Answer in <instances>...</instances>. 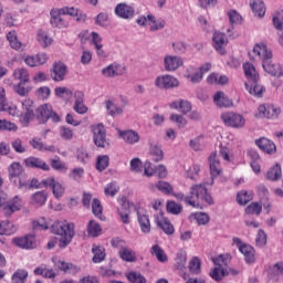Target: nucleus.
<instances>
[{"label":"nucleus","instance_id":"obj_1","mask_svg":"<svg viewBox=\"0 0 283 283\" xmlns=\"http://www.w3.org/2000/svg\"><path fill=\"white\" fill-rule=\"evenodd\" d=\"M174 196L177 200H184L186 205L195 209H202V207H207V205H213V198L207 190V186L202 184L192 185L188 196H185L182 192H177Z\"/></svg>","mask_w":283,"mask_h":283},{"label":"nucleus","instance_id":"obj_2","mask_svg":"<svg viewBox=\"0 0 283 283\" xmlns=\"http://www.w3.org/2000/svg\"><path fill=\"white\" fill-rule=\"evenodd\" d=\"M75 226L67 221H55L52 224V232L59 237L57 241H50L48 243L49 249H54V247H60V249H65L73 238H74Z\"/></svg>","mask_w":283,"mask_h":283},{"label":"nucleus","instance_id":"obj_3","mask_svg":"<svg viewBox=\"0 0 283 283\" xmlns=\"http://www.w3.org/2000/svg\"><path fill=\"white\" fill-rule=\"evenodd\" d=\"M19 120L22 127H28L32 120H34V112H36V106H34V101L31 98H24L21 102Z\"/></svg>","mask_w":283,"mask_h":283},{"label":"nucleus","instance_id":"obj_4","mask_svg":"<svg viewBox=\"0 0 283 283\" xmlns=\"http://www.w3.org/2000/svg\"><path fill=\"white\" fill-rule=\"evenodd\" d=\"M220 118L227 127H233L234 129H242L247 125V119L240 113L224 112Z\"/></svg>","mask_w":283,"mask_h":283},{"label":"nucleus","instance_id":"obj_5","mask_svg":"<svg viewBox=\"0 0 283 283\" xmlns=\"http://www.w3.org/2000/svg\"><path fill=\"white\" fill-rule=\"evenodd\" d=\"M232 242L244 256L247 264H253V262H255V249H253V247L243 243L240 238H233Z\"/></svg>","mask_w":283,"mask_h":283},{"label":"nucleus","instance_id":"obj_6","mask_svg":"<svg viewBox=\"0 0 283 283\" xmlns=\"http://www.w3.org/2000/svg\"><path fill=\"white\" fill-rule=\"evenodd\" d=\"M179 85L180 81L174 75L164 74L155 78V86L158 90H174V87H178Z\"/></svg>","mask_w":283,"mask_h":283},{"label":"nucleus","instance_id":"obj_7","mask_svg":"<svg viewBox=\"0 0 283 283\" xmlns=\"http://www.w3.org/2000/svg\"><path fill=\"white\" fill-rule=\"evenodd\" d=\"M93 136L96 147L107 149L109 147V140H107V134L103 124L93 126Z\"/></svg>","mask_w":283,"mask_h":283},{"label":"nucleus","instance_id":"obj_8","mask_svg":"<svg viewBox=\"0 0 283 283\" xmlns=\"http://www.w3.org/2000/svg\"><path fill=\"white\" fill-rule=\"evenodd\" d=\"M21 209H23V200L19 196H15L1 205L2 213L7 218H10V216L17 213V211H21Z\"/></svg>","mask_w":283,"mask_h":283},{"label":"nucleus","instance_id":"obj_9","mask_svg":"<svg viewBox=\"0 0 283 283\" xmlns=\"http://www.w3.org/2000/svg\"><path fill=\"white\" fill-rule=\"evenodd\" d=\"M227 45H229V38L223 32L217 31L212 35V46L218 54H227Z\"/></svg>","mask_w":283,"mask_h":283},{"label":"nucleus","instance_id":"obj_10","mask_svg":"<svg viewBox=\"0 0 283 283\" xmlns=\"http://www.w3.org/2000/svg\"><path fill=\"white\" fill-rule=\"evenodd\" d=\"M182 65H185V61L178 55L167 54L164 57L165 72H177Z\"/></svg>","mask_w":283,"mask_h":283},{"label":"nucleus","instance_id":"obj_11","mask_svg":"<svg viewBox=\"0 0 283 283\" xmlns=\"http://www.w3.org/2000/svg\"><path fill=\"white\" fill-rule=\"evenodd\" d=\"M258 116L260 118H272L275 119L280 114H282V109L275 105L272 104H262L258 108Z\"/></svg>","mask_w":283,"mask_h":283},{"label":"nucleus","instance_id":"obj_12","mask_svg":"<svg viewBox=\"0 0 283 283\" xmlns=\"http://www.w3.org/2000/svg\"><path fill=\"white\" fill-rule=\"evenodd\" d=\"M42 185L52 190L54 198H62L63 193H65V188L54 177L43 179Z\"/></svg>","mask_w":283,"mask_h":283},{"label":"nucleus","instance_id":"obj_13","mask_svg":"<svg viewBox=\"0 0 283 283\" xmlns=\"http://www.w3.org/2000/svg\"><path fill=\"white\" fill-rule=\"evenodd\" d=\"M115 14L119 19L129 20L134 19L136 14V8L134 6L122 2L115 7Z\"/></svg>","mask_w":283,"mask_h":283},{"label":"nucleus","instance_id":"obj_14","mask_svg":"<svg viewBox=\"0 0 283 283\" xmlns=\"http://www.w3.org/2000/svg\"><path fill=\"white\" fill-rule=\"evenodd\" d=\"M123 74H125V66L116 62L102 69V76L104 78H116V76H123Z\"/></svg>","mask_w":283,"mask_h":283},{"label":"nucleus","instance_id":"obj_15","mask_svg":"<svg viewBox=\"0 0 283 283\" xmlns=\"http://www.w3.org/2000/svg\"><path fill=\"white\" fill-rule=\"evenodd\" d=\"M50 15H51V25H53V28H69L70 27V21H67V19H65L63 17V13L60 11V9H52L50 11Z\"/></svg>","mask_w":283,"mask_h":283},{"label":"nucleus","instance_id":"obj_16","mask_svg":"<svg viewBox=\"0 0 283 283\" xmlns=\"http://www.w3.org/2000/svg\"><path fill=\"white\" fill-rule=\"evenodd\" d=\"M211 70V63L207 62L203 65H201L195 73H188L187 78L192 83L193 85L200 83L202 78H205V74Z\"/></svg>","mask_w":283,"mask_h":283},{"label":"nucleus","instance_id":"obj_17","mask_svg":"<svg viewBox=\"0 0 283 283\" xmlns=\"http://www.w3.org/2000/svg\"><path fill=\"white\" fill-rule=\"evenodd\" d=\"M256 147L261 149V151H264V154H269V156H273L275 151H277V147L275 146V143L273 140L266 138V137H261L255 140Z\"/></svg>","mask_w":283,"mask_h":283},{"label":"nucleus","instance_id":"obj_18","mask_svg":"<svg viewBox=\"0 0 283 283\" xmlns=\"http://www.w3.org/2000/svg\"><path fill=\"white\" fill-rule=\"evenodd\" d=\"M253 54L259 56L260 61H262V65L273 59V52L262 43L254 45Z\"/></svg>","mask_w":283,"mask_h":283},{"label":"nucleus","instance_id":"obj_19","mask_svg":"<svg viewBox=\"0 0 283 283\" xmlns=\"http://www.w3.org/2000/svg\"><path fill=\"white\" fill-rule=\"evenodd\" d=\"M118 134L119 138H122L126 145H136L137 143H140V135L136 130H118Z\"/></svg>","mask_w":283,"mask_h":283},{"label":"nucleus","instance_id":"obj_20","mask_svg":"<svg viewBox=\"0 0 283 283\" xmlns=\"http://www.w3.org/2000/svg\"><path fill=\"white\" fill-rule=\"evenodd\" d=\"M65 74H67V66L63 62H56L53 64L51 76L53 81L61 82L65 81Z\"/></svg>","mask_w":283,"mask_h":283},{"label":"nucleus","instance_id":"obj_21","mask_svg":"<svg viewBox=\"0 0 283 283\" xmlns=\"http://www.w3.org/2000/svg\"><path fill=\"white\" fill-rule=\"evenodd\" d=\"M29 202L32 207H35V209H40V207H44L45 202H48V191L45 190L35 191L33 195H31Z\"/></svg>","mask_w":283,"mask_h":283},{"label":"nucleus","instance_id":"obj_22","mask_svg":"<svg viewBox=\"0 0 283 283\" xmlns=\"http://www.w3.org/2000/svg\"><path fill=\"white\" fill-rule=\"evenodd\" d=\"M137 222L140 227L142 233L151 232V221H149V216L146 211L137 210Z\"/></svg>","mask_w":283,"mask_h":283},{"label":"nucleus","instance_id":"obj_23","mask_svg":"<svg viewBox=\"0 0 283 283\" xmlns=\"http://www.w3.org/2000/svg\"><path fill=\"white\" fill-rule=\"evenodd\" d=\"M262 67H263L264 72H266L271 76H277V77L283 76V65L282 64L273 63V61L268 60V62H264L262 64Z\"/></svg>","mask_w":283,"mask_h":283},{"label":"nucleus","instance_id":"obj_24","mask_svg":"<svg viewBox=\"0 0 283 283\" xmlns=\"http://www.w3.org/2000/svg\"><path fill=\"white\" fill-rule=\"evenodd\" d=\"M13 244L20 249H34L36 247V240L34 235H25L13 239Z\"/></svg>","mask_w":283,"mask_h":283},{"label":"nucleus","instance_id":"obj_25","mask_svg":"<svg viewBox=\"0 0 283 283\" xmlns=\"http://www.w3.org/2000/svg\"><path fill=\"white\" fill-rule=\"evenodd\" d=\"M24 165L31 169H41L42 171H50V165L39 157H29L24 160Z\"/></svg>","mask_w":283,"mask_h":283},{"label":"nucleus","instance_id":"obj_26","mask_svg":"<svg viewBox=\"0 0 283 283\" xmlns=\"http://www.w3.org/2000/svg\"><path fill=\"white\" fill-rule=\"evenodd\" d=\"M209 167H210V175L212 178H218L222 171V166L220 165V158H218V153H212L209 156Z\"/></svg>","mask_w":283,"mask_h":283},{"label":"nucleus","instance_id":"obj_27","mask_svg":"<svg viewBox=\"0 0 283 283\" xmlns=\"http://www.w3.org/2000/svg\"><path fill=\"white\" fill-rule=\"evenodd\" d=\"M256 82H245V88L249 94L252 96H256L258 98H262L263 94L266 92V88Z\"/></svg>","mask_w":283,"mask_h":283},{"label":"nucleus","instance_id":"obj_28","mask_svg":"<svg viewBox=\"0 0 283 283\" xmlns=\"http://www.w3.org/2000/svg\"><path fill=\"white\" fill-rule=\"evenodd\" d=\"M243 72L245 74V78H248V83H255L256 81H260V74L253 64L245 62L243 64Z\"/></svg>","mask_w":283,"mask_h":283},{"label":"nucleus","instance_id":"obj_29","mask_svg":"<svg viewBox=\"0 0 283 283\" xmlns=\"http://www.w3.org/2000/svg\"><path fill=\"white\" fill-rule=\"evenodd\" d=\"M132 207V202L129 200L124 199L122 201V208L117 209V213L123 222V224H129V209Z\"/></svg>","mask_w":283,"mask_h":283},{"label":"nucleus","instance_id":"obj_30","mask_svg":"<svg viewBox=\"0 0 283 283\" xmlns=\"http://www.w3.org/2000/svg\"><path fill=\"white\" fill-rule=\"evenodd\" d=\"M84 96L85 95L81 91H76L74 93L75 104L73 106V109L77 114H87V106H85V104H83Z\"/></svg>","mask_w":283,"mask_h":283},{"label":"nucleus","instance_id":"obj_31","mask_svg":"<svg viewBox=\"0 0 283 283\" xmlns=\"http://www.w3.org/2000/svg\"><path fill=\"white\" fill-rule=\"evenodd\" d=\"M52 114V105L43 104L36 108V116L41 123H46Z\"/></svg>","mask_w":283,"mask_h":283},{"label":"nucleus","instance_id":"obj_32","mask_svg":"<svg viewBox=\"0 0 283 283\" xmlns=\"http://www.w3.org/2000/svg\"><path fill=\"white\" fill-rule=\"evenodd\" d=\"M254 196L255 193L253 192V190H241L237 195V202L238 205L244 207V205H249V202L253 200Z\"/></svg>","mask_w":283,"mask_h":283},{"label":"nucleus","instance_id":"obj_33","mask_svg":"<svg viewBox=\"0 0 283 283\" xmlns=\"http://www.w3.org/2000/svg\"><path fill=\"white\" fill-rule=\"evenodd\" d=\"M156 222H157V227H160L166 233V235H174V232L176 231V229H174V224H171V222H169L167 218L161 216L160 218L156 219Z\"/></svg>","mask_w":283,"mask_h":283},{"label":"nucleus","instance_id":"obj_34","mask_svg":"<svg viewBox=\"0 0 283 283\" xmlns=\"http://www.w3.org/2000/svg\"><path fill=\"white\" fill-rule=\"evenodd\" d=\"M9 176L13 182H17V179L23 176V166H21L19 163H12L9 167Z\"/></svg>","mask_w":283,"mask_h":283},{"label":"nucleus","instance_id":"obj_35","mask_svg":"<svg viewBox=\"0 0 283 283\" xmlns=\"http://www.w3.org/2000/svg\"><path fill=\"white\" fill-rule=\"evenodd\" d=\"M250 7L254 14H258V17L262 18L264 14H266V7L264 6V1L262 0H251Z\"/></svg>","mask_w":283,"mask_h":283},{"label":"nucleus","instance_id":"obj_36","mask_svg":"<svg viewBox=\"0 0 283 283\" xmlns=\"http://www.w3.org/2000/svg\"><path fill=\"white\" fill-rule=\"evenodd\" d=\"M7 41L9 42L10 48H12V50H15L17 52H19V50H21V46L23 45L21 41H19L17 31H9L7 33Z\"/></svg>","mask_w":283,"mask_h":283},{"label":"nucleus","instance_id":"obj_37","mask_svg":"<svg viewBox=\"0 0 283 283\" xmlns=\"http://www.w3.org/2000/svg\"><path fill=\"white\" fill-rule=\"evenodd\" d=\"M214 105L218 107H231L232 103L229 97L224 95L222 92H217L213 96Z\"/></svg>","mask_w":283,"mask_h":283},{"label":"nucleus","instance_id":"obj_38","mask_svg":"<svg viewBox=\"0 0 283 283\" xmlns=\"http://www.w3.org/2000/svg\"><path fill=\"white\" fill-rule=\"evenodd\" d=\"M94 264H101L105 260V248L94 244L92 248Z\"/></svg>","mask_w":283,"mask_h":283},{"label":"nucleus","instance_id":"obj_39","mask_svg":"<svg viewBox=\"0 0 283 283\" xmlns=\"http://www.w3.org/2000/svg\"><path fill=\"white\" fill-rule=\"evenodd\" d=\"M118 255L124 262H136L137 260L136 252L129 248H124L123 250H119Z\"/></svg>","mask_w":283,"mask_h":283},{"label":"nucleus","instance_id":"obj_40","mask_svg":"<svg viewBox=\"0 0 283 283\" xmlns=\"http://www.w3.org/2000/svg\"><path fill=\"white\" fill-rule=\"evenodd\" d=\"M54 94L55 96H57V98H63L64 101H70V98L74 96V93L72 92V90L65 86L55 87Z\"/></svg>","mask_w":283,"mask_h":283},{"label":"nucleus","instance_id":"obj_41","mask_svg":"<svg viewBox=\"0 0 283 283\" xmlns=\"http://www.w3.org/2000/svg\"><path fill=\"white\" fill-rule=\"evenodd\" d=\"M105 105H106L107 114L109 116L115 117V116H120L123 114V107L114 104V102L108 99L105 102Z\"/></svg>","mask_w":283,"mask_h":283},{"label":"nucleus","instance_id":"obj_42","mask_svg":"<svg viewBox=\"0 0 283 283\" xmlns=\"http://www.w3.org/2000/svg\"><path fill=\"white\" fill-rule=\"evenodd\" d=\"M87 233L91 238H98L103 233V229H101V224L96 223V221L91 220L87 224Z\"/></svg>","mask_w":283,"mask_h":283},{"label":"nucleus","instance_id":"obj_43","mask_svg":"<svg viewBox=\"0 0 283 283\" xmlns=\"http://www.w3.org/2000/svg\"><path fill=\"white\" fill-rule=\"evenodd\" d=\"M150 253L157 258L158 262L165 263L169 260L165 253V250H163V248H160L158 244L151 247Z\"/></svg>","mask_w":283,"mask_h":283},{"label":"nucleus","instance_id":"obj_44","mask_svg":"<svg viewBox=\"0 0 283 283\" xmlns=\"http://www.w3.org/2000/svg\"><path fill=\"white\" fill-rule=\"evenodd\" d=\"M212 261L219 269H224V266H229V263L231 262V254H220L217 258H213Z\"/></svg>","mask_w":283,"mask_h":283},{"label":"nucleus","instance_id":"obj_45","mask_svg":"<svg viewBox=\"0 0 283 283\" xmlns=\"http://www.w3.org/2000/svg\"><path fill=\"white\" fill-rule=\"evenodd\" d=\"M13 78L20 83H28L30 81V73L25 69H15L13 71Z\"/></svg>","mask_w":283,"mask_h":283},{"label":"nucleus","instance_id":"obj_46","mask_svg":"<svg viewBox=\"0 0 283 283\" xmlns=\"http://www.w3.org/2000/svg\"><path fill=\"white\" fill-rule=\"evenodd\" d=\"M268 180H280L282 178V167L280 165H274L266 172Z\"/></svg>","mask_w":283,"mask_h":283},{"label":"nucleus","instance_id":"obj_47","mask_svg":"<svg viewBox=\"0 0 283 283\" xmlns=\"http://www.w3.org/2000/svg\"><path fill=\"white\" fill-rule=\"evenodd\" d=\"M30 145L33 149H38L39 151H54V146H45L43 142L36 137L30 140Z\"/></svg>","mask_w":283,"mask_h":283},{"label":"nucleus","instance_id":"obj_48","mask_svg":"<svg viewBox=\"0 0 283 283\" xmlns=\"http://www.w3.org/2000/svg\"><path fill=\"white\" fill-rule=\"evenodd\" d=\"M56 266L60 269V271H64V273H76V271H78L76 265L65 261H57Z\"/></svg>","mask_w":283,"mask_h":283},{"label":"nucleus","instance_id":"obj_49","mask_svg":"<svg viewBox=\"0 0 283 283\" xmlns=\"http://www.w3.org/2000/svg\"><path fill=\"white\" fill-rule=\"evenodd\" d=\"M109 167V156L99 155L96 159V169L97 171H105V169Z\"/></svg>","mask_w":283,"mask_h":283},{"label":"nucleus","instance_id":"obj_50","mask_svg":"<svg viewBox=\"0 0 283 283\" xmlns=\"http://www.w3.org/2000/svg\"><path fill=\"white\" fill-rule=\"evenodd\" d=\"M25 280H28V272L22 269L17 270L11 276L13 283H25Z\"/></svg>","mask_w":283,"mask_h":283},{"label":"nucleus","instance_id":"obj_51","mask_svg":"<svg viewBox=\"0 0 283 283\" xmlns=\"http://www.w3.org/2000/svg\"><path fill=\"white\" fill-rule=\"evenodd\" d=\"M34 275H42V277L52 279V277H56V272L45 266H39L34 270Z\"/></svg>","mask_w":283,"mask_h":283},{"label":"nucleus","instance_id":"obj_52","mask_svg":"<svg viewBox=\"0 0 283 283\" xmlns=\"http://www.w3.org/2000/svg\"><path fill=\"white\" fill-rule=\"evenodd\" d=\"M166 209L172 216H179L182 212V206L176 201H167Z\"/></svg>","mask_w":283,"mask_h":283},{"label":"nucleus","instance_id":"obj_53","mask_svg":"<svg viewBox=\"0 0 283 283\" xmlns=\"http://www.w3.org/2000/svg\"><path fill=\"white\" fill-rule=\"evenodd\" d=\"M38 42L42 48H48V45H52V38L48 35V32L40 30L38 32Z\"/></svg>","mask_w":283,"mask_h":283},{"label":"nucleus","instance_id":"obj_54","mask_svg":"<svg viewBox=\"0 0 283 283\" xmlns=\"http://www.w3.org/2000/svg\"><path fill=\"white\" fill-rule=\"evenodd\" d=\"M148 25L151 32H156L157 30H163V28H165V22L156 21V18L151 14H148Z\"/></svg>","mask_w":283,"mask_h":283},{"label":"nucleus","instance_id":"obj_55","mask_svg":"<svg viewBox=\"0 0 283 283\" xmlns=\"http://www.w3.org/2000/svg\"><path fill=\"white\" fill-rule=\"evenodd\" d=\"M126 277L130 283H147V279H145L139 272H129L126 274Z\"/></svg>","mask_w":283,"mask_h":283},{"label":"nucleus","instance_id":"obj_56","mask_svg":"<svg viewBox=\"0 0 283 283\" xmlns=\"http://www.w3.org/2000/svg\"><path fill=\"white\" fill-rule=\"evenodd\" d=\"M19 126L7 119H0V132H17Z\"/></svg>","mask_w":283,"mask_h":283},{"label":"nucleus","instance_id":"obj_57","mask_svg":"<svg viewBox=\"0 0 283 283\" xmlns=\"http://www.w3.org/2000/svg\"><path fill=\"white\" fill-rule=\"evenodd\" d=\"M187 178H190V180H198V176L200 174V165L192 164L189 169L186 170Z\"/></svg>","mask_w":283,"mask_h":283},{"label":"nucleus","instance_id":"obj_58","mask_svg":"<svg viewBox=\"0 0 283 283\" xmlns=\"http://www.w3.org/2000/svg\"><path fill=\"white\" fill-rule=\"evenodd\" d=\"M170 120H171V123H175L177 125V127H179L180 129L187 127V118H185V116H182V115L171 114Z\"/></svg>","mask_w":283,"mask_h":283},{"label":"nucleus","instance_id":"obj_59","mask_svg":"<svg viewBox=\"0 0 283 283\" xmlns=\"http://www.w3.org/2000/svg\"><path fill=\"white\" fill-rule=\"evenodd\" d=\"M150 156L153 157V160L155 163H160V160H163V158H165L163 149L158 146H151Z\"/></svg>","mask_w":283,"mask_h":283},{"label":"nucleus","instance_id":"obj_60","mask_svg":"<svg viewBox=\"0 0 283 283\" xmlns=\"http://www.w3.org/2000/svg\"><path fill=\"white\" fill-rule=\"evenodd\" d=\"M120 188L118 187V184L116 182H111L108 184L105 189H104V193L105 196H111V198H114V196H116L118 193V190Z\"/></svg>","mask_w":283,"mask_h":283},{"label":"nucleus","instance_id":"obj_61","mask_svg":"<svg viewBox=\"0 0 283 283\" xmlns=\"http://www.w3.org/2000/svg\"><path fill=\"white\" fill-rule=\"evenodd\" d=\"M189 271L193 275H199V273H200V259H198V256L192 258V260L189 262Z\"/></svg>","mask_w":283,"mask_h":283},{"label":"nucleus","instance_id":"obj_62","mask_svg":"<svg viewBox=\"0 0 283 283\" xmlns=\"http://www.w3.org/2000/svg\"><path fill=\"white\" fill-rule=\"evenodd\" d=\"M24 82H19L18 84H15L13 86V91L15 92V94H18L19 96H28V94H30V91L32 88L30 87H25L23 86Z\"/></svg>","mask_w":283,"mask_h":283},{"label":"nucleus","instance_id":"obj_63","mask_svg":"<svg viewBox=\"0 0 283 283\" xmlns=\"http://www.w3.org/2000/svg\"><path fill=\"white\" fill-rule=\"evenodd\" d=\"M224 276V268H218V265L210 272V277L216 282H220Z\"/></svg>","mask_w":283,"mask_h":283},{"label":"nucleus","instance_id":"obj_64","mask_svg":"<svg viewBox=\"0 0 283 283\" xmlns=\"http://www.w3.org/2000/svg\"><path fill=\"white\" fill-rule=\"evenodd\" d=\"M273 25L276 30H283V11L273 17Z\"/></svg>","mask_w":283,"mask_h":283}]
</instances>
